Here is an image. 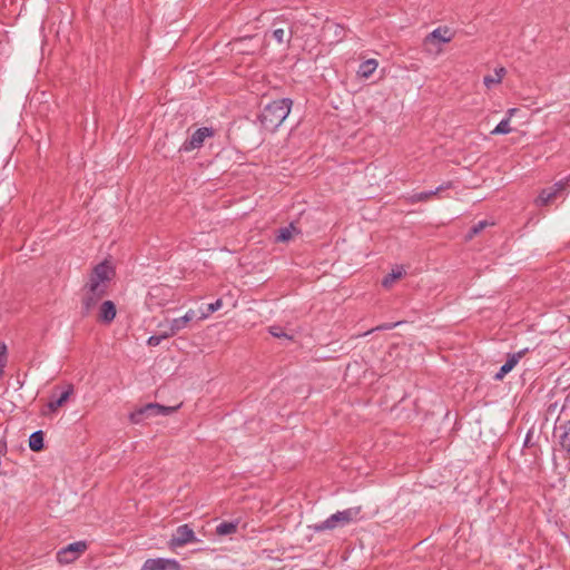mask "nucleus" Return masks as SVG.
Here are the masks:
<instances>
[{
    "mask_svg": "<svg viewBox=\"0 0 570 570\" xmlns=\"http://www.w3.org/2000/svg\"><path fill=\"white\" fill-rule=\"evenodd\" d=\"M292 104L291 99L283 98L266 105L259 116L263 128L268 131L276 130L289 115Z\"/></svg>",
    "mask_w": 570,
    "mask_h": 570,
    "instance_id": "obj_1",
    "label": "nucleus"
},
{
    "mask_svg": "<svg viewBox=\"0 0 570 570\" xmlns=\"http://www.w3.org/2000/svg\"><path fill=\"white\" fill-rule=\"evenodd\" d=\"M114 268L108 262L96 265L89 276L83 291L105 296L109 282L114 276Z\"/></svg>",
    "mask_w": 570,
    "mask_h": 570,
    "instance_id": "obj_2",
    "label": "nucleus"
},
{
    "mask_svg": "<svg viewBox=\"0 0 570 570\" xmlns=\"http://www.w3.org/2000/svg\"><path fill=\"white\" fill-rule=\"evenodd\" d=\"M360 508H350L330 515L325 521L314 524L312 528L316 532L332 530L338 527H344L352 521L356 520L360 514Z\"/></svg>",
    "mask_w": 570,
    "mask_h": 570,
    "instance_id": "obj_3",
    "label": "nucleus"
},
{
    "mask_svg": "<svg viewBox=\"0 0 570 570\" xmlns=\"http://www.w3.org/2000/svg\"><path fill=\"white\" fill-rule=\"evenodd\" d=\"M179 406H164L158 403H148L130 414V421L135 424L141 423L145 419L155 416H167L173 414Z\"/></svg>",
    "mask_w": 570,
    "mask_h": 570,
    "instance_id": "obj_4",
    "label": "nucleus"
},
{
    "mask_svg": "<svg viewBox=\"0 0 570 570\" xmlns=\"http://www.w3.org/2000/svg\"><path fill=\"white\" fill-rule=\"evenodd\" d=\"M568 186H570V175L564 179L557 181L553 186L542 189L534 200L535 205L540 207L547 206L553 202L558 195L564 191Z\"/></svg>",
    "mask_w": 570,
    "mask_h": 570,
    "instance_id": "obj_5",
    "label": "nucleus"
},
{
    "mask_svg": "<svg viewBox=\"0 0 570 570\" xmlns=\"http://www.w3.org/2000/svg\"><path fill=\"white\" fill-rule=\"evenodd\" d=\"M214 136V130L208 127H202L197 129L189 139H186L180 146L179 150L189 153L194 149H198L204 145L206 138Z\"/></svg>",
    "mask_w": 570,
    "mask_h": 570,
    "instance_id": "obj_6",
    "label": "nucleus"
},
{
    "mask_svg": "<svg viewBox=\"0 0 570 570\" xmlns=\"http://www.w3.org/2000/svg\"><path fill=\"white\" fill-rule=\"evenodd\" d=\"M195 542H198V540L195 537L194 530L188 524H183L175 530L169 540V546L170 548H178Z\"/></svg>",
    "mask_w": 570,
    "mask_h": 570,
    "instance_id": "obj_7",
    "label": "nucleus"
},
{
    "mask_svg": "<svg viewBox=\"0 0 570 570\" xmlns=\"http://www.w3.org/2000/svg\"><path fill=\"white\" fill-rule=\"evenodd\" d=\"M87 546L82 541L73 542L61 549L57 553V560L61 564H68L75 561L86 550Z\"/></svg>",
    "mask_w": 570,
    "mask_h": 570,
    "instance_id": "obj_8",
    "label": "nucleus"
},
{
    "mask_svg": "<svg viewBox=\"0 0 570 570\" xmlns=\"http://www.w3.org/2000/svg\"><path fill=\"white\" fill-rule=\"evenodd\" d=\"M141 570H183L180 563L175 559H147Z\"/></svg>",
    "mask_w": 570,
    "mask_h": 570,
    "instance_id": "obj_9",
    "label": "nucleus"
},
{
    "mask_svg": "<svg viewBox=\"0 0 570 570\" xmlns=\"http://www.w3.org/2000/svg\"><path fill=\"white\" fill-rule=\"evenodd\" d=\"M344 37L345 29L343 26L333 21H326L323 26V38L330 43H337L342 41Z\"/></svg>",
    "mask_w": 570,
    "mask_h": 570,
    "instance_id": "obj_10",
    "label": "nucleus"
},
{
    "mask_svg": "<svg viewBox=\"0 0 570 570\" xmlns=\"http://www.w3.org/2000/svg\"><path fill=\"white\" fill-rule=\"evenodd\" d=\"M523 355L524 351H519L517 353L508 355L505 363L500 367L499 372L494 375V380H503V377L515 367V365L519 363Z\"/></svg>",
    "mask_w": 570,
    "mask_h": 570,
    "instance_id": "obj_11",
    "label": "nucleus"
},
{
    "mask_svg": "<svg viewBox=\"0 0 570 570\" xmlns=\"http://www.w3.org/2000/svg\"><path fill=\"white\" fill-rule=\"evenodd\" d=\"M116 305L111 301H105L99 307L98 321L102 323H111L116 317Z\"/></svg>",
    "mask_w": 570,
    "mask_h": 570,
    "instance_id": "obj_12",
    "label": "nucleus"
},
{
    "mask_svg": "<svg viewBox=\"0 0 570 570\" xmlns=\"http://www.w3.org/2000/svg\"><path fill=\"white\" fill-rule=\"evenodd\" d=\"M102 297L104 296H101V295L92 294L88 291H83V295H82V299H81L82 315L88 316L91 313V311L97 306L98 302Z\"/></svg>",
    "mask_w": 570,
    "mask_h": 570,
    "instance_id": "obj_13",
    "label": "nucleus"
},
{
    "mask_svg": "<svg viewBox=\"0 0 570 570\" xmlns=\"http://www.w3.org/2000/svg\"><path fill=\"white\" fill-rule=\"evenodd\" d=\"M556 435L561 448L570 454V421L559 425Z\"/></svg>",
    "mask_w": 570,
    "mask_h": 570,
    "instance_id": "obj_14",
    "label": "nucleus"
},
{
    "mask_svg": "<svg viewBox=\"0 0 570 570\" xmlns=\"http://www.w3.org/2000/svg\"><path fill=\"white\" fill-rule=\"evenodd\" d=\"M451 187V183L446 184V185H441L439 186L438 188H435L434 190H430V191H422V193H417V194H414L410 197V202L411 203H420V202H426L429 200L432 196L434 195H438L440 191L446 189V188H450Z\"/></svg>",
    "mask_w": 570,
    "mask_h": 570,
    "instance_id": "obj_15",
    "label": "nucleus"
},
{
    "mask_svg": "<svg viewBox=\"0 0 570 570\" xmlns=\"http://www.w3.org/2000/svg\"><path fill=\"white\" fill-rule=\"evenodd\" d=\"M452 39V33L448 28H436L433 30L428 37L426 41H439V42H450Z\"/></svg>",
    "mask_w": 570,
    "mask_h": 570,
    "instance_id": "obj_16",
    "label": "nucleus"
},
{
    "mask_svg": "<svg viewBox=\"0 0 570 570\" xmlns=\"http://www.w3.org/2000/svg\"><path fill=\"white\" fill-rule=\"evenodd\" d=\"M72 392L73 387L72 385H69L68 389L65 392H62L58 399L49 401L47 405L48 410L50 412H56L60 406H62L68 401Z\"/></svg>",
    "mask_w": 570,
    "mask_h": 570,
    "instance_id": "obj_17",
    "label": "nucleus"
},
{
    "mask_svg": "<svg viewBox=\"0 0 570 570\" xmlns=\"http://www.w3.org/2000/svg\"><path fill=\"white\" fill-rule=\"evenodd\" d=\"M505 75V69L503 67L494 70V75H488L483 78V83L488 89L499 85Z\"/></svg>",
    "mask_w": 570,
    "mask_h": 570,
    "instance_id": "obj_18",
    "label": "nucleus"
},
{
    "mask_svg": "<svg viewBox=\"0 0 570 570\" xmlns=\"http://www.w3.org/2000/svg\"><path fill=\"white\" fill-rule=\"evenodd\" d=\"M239 521L222 522L216 527V533L220 537L234 534L237 531Z\"/></svg>",
    "mask_w": 570,
    "mask_h": 570,
    "instance_id": "obj_19",
    "label": "nucleus"
},
{
    "mask_svg": "<svg viewBox=\"0 0 570 570\" xmlns=\"http://www.w3.org/2000/svg\"><path fill=\"white\" fill-rule=\"evenodd\" d=\"M377 66L379 63L375 59H368L360 65L357 73L363 78H368L376 70Z\"/></svg>",
    "mask_w": 570,
    "mask_h": 570,
    "instance_id": "obj_20",
    "label": "nucleus"
},
{
    "mask_svg": "<svg viewBox=\"0 0 570 570\" xmlns=\"http://www.w3.org/2000/svg\"><path fill=\"white\" fill-rule=\"evenodd\" d=\"M404 273L405 272H404L403 267L396 266L395 268L392 269V272L390 274H387L383 278L382 285L386 288L391 287L397 279L402 278Z\"/></svg>",
    "mask_w": 570,
    "mask_h": 570,
    "instance_id": "obj_21",
    "label": "nucleus"
},
{
    "mask_svg": "<svg viewBox=\"0 0 570 570\" xmlns=\"http://www.w3.org/2000/svg\"><path fill=\"white\" fill-rule=\"evenodd\" d=\"M29 448L35 452H38L43 449V432L42 431H36L30 435Z\"/></svg>",
    "mask_w": 570,
    "mask_h": 570,
    "instance_id": "obj_22",
    "label": "nucleus"
},
{
    "mask_svg": "<svg viewBox=\"0 0 570 570\" xmlns=\"http://www.w3.org/2000/svg\"><path fill=\"white\" fill-rule=\"evenodd\" d=\"M294 32V27L291 28L289 32H286L283 28H276L272 36L278 43H288Z\"/></svg>",
    "mask_w": 570,
    "mask_h": 570,
    "instance_id": "obj_23",
    "label": "nucleus"
},
{
    "mask_svg": "<svg viewBox=\"0 0 570 570\" xmlns=\"http://www.w3.org/2000/svg\"><path fill=\"white\" fill-rule=\"evenodd\" d=\"M187 324L185 323L183 317L174 318L169 323L168 331H166L169 337L176 335L181 330L186 328Z\"/></svg>",
    "mask_w": 570,
    "mask_h": 570,
    "instance_id": "obj_24",
    "label": "nucleus"
},
{
    "mask_svg": "<svg viewBox=\"0 0 570 570\" xmlns=\"http://www.w3.org/2000/svg\"><path fill=\"white\" fill-rule=\"evenodd\" d=\"M512 131L509 118L502 119L495 128L491 131V135H507Z\"/></svg>",
    "mask_w": 570,
    "mask_h": 570,
    "instance_id": "obj_25",
    "label": "nucleus"
},
{
    "mask_svg": "<svg viewBox=\"0 0 570 570\" xmlns=\"http://www.w3.org/2000/svg\"><path fill=\"white\" fill-rule=\"evenodd\" d=\"M294 232H296V228L291 224L287 227L281 228L276 238L279 242H287L292 239Z\"/></svg>",
    "mask_w": 570,
    "mask_h": 570,
    "instance_id": "obj_26",
    "label": "nucleus"
},
{
    "mask_svg": "<svg viewBox=\"0 0 570 570\" xmlns=\"http://www.w3.org/2000/svg\"><path fill=\"white\" fill-rule=\"evenodd\" d=\"M222 306H223L222 299H217L216 302L208 304L206 306V314H200L198 320H200V321L206 320L210 314H213L216 311H218L219 308H222Z\"/></svg>",
    "mask_w": 570,
    "mask_h": 570,
    "instance_id": "obj_27",
    "label": "nucleus"
},
{
    "mask_svg": "<svg viewBox=\"0 0 570 570\" xmlns=\"http://www.w3.org/2000/svg\"><path fill=\"white\" fill-rule=\"evenodd\" d=\"M169 336L167 335L166 332H164L163 334L160 335H153L150 336L148 340H147V344L149 346H158L163 340L165 338H168Z\"/></svg>",
    "mask_w": 570,
    "mask_h": 570,
    "instance_id": "obj_28",
    "label": "nucleus"
},
{
    "mask_svg": "<svg viewBox=\"0 0 570 570\" xmlns=\"http://www.w3.org/2000/svg\"><path fill=\"white\" fill-rule=\"evenodd\" d=\"M488 222L487 220H481L479 222L478 224H475L470 233H469V238H472L473 236H475L476 234H479L481 230H483L487 226H488Z\"/></svg>",
    "mask_w": 570,
    "mask_h": 570,
    "instance_id": "obj_29",
    "label": "nucleus"
},
{
    "mask_svg": "<svg viewBox=\"0 0 570 570\" xmlns=\"http://www.w3.org/2000/svg\"><path fill=\"white\" fill-rule=\"evenodd\" d=\"M269 333L274 336V337H285V338H291V336H288L282 327L279 326H271L269 327Z\"/></svg>",
    "mask_w": 570,
    "mask_h": 570,
    "instance_id": "obj_30",
    "label": "nucleus"
},
{
    "mask_svg": "<svg viewBox=\"0 0 570 570\" xmlns=\"http://www.w3.org/2000/svg\"><path fill=\"white\" fill-rule=\"evenodd\" d=\"M186 324L193 321L196 317V312L194 309H189L186 312L184 316H181Z\"/></svg>",
    "mask_w": 570,
    "mask_h": 570,
    "instance_id": "obj_31",
    "label": "nucleus"
},
{
    "mask_svg": "<svg viewBox=\"0 0 570 570\" xmlns=\"http://www.w3.org/2000/svg\"><path fill=\"white\" fill-rule=\"evenodd\" d=\"M518 109L517 108H510L508 109L507 111V117L505 118H509V120H511V118L517 114Z\"/></svg>",
    "mask_w": 570,
    "mask_h": 570,
    "instance_id": "obj_32",
    "label": "nucleus"
},
{
    "mask_svg": "<svg viewBox=\"0 0 570 570\" xmlns=\"http://www.w3.org/2000/svg\"><path fill=\"white\" fill-rule=\"evenodd\" d=\"M396 324H393V325H384V326H381L380 328H384V330H391L392 327H394Z\"/></svg>",
    "mask_w": 570,
    "mask_h": 570,
    "instance_id": "obj_33",
    "label": "nucleus"
},
{
    "mask_svg": "<svg viewBox=\"0 0 570 570\" xmlns=\"http://www.w3.org/2000/svg\"><path fill=\"white\" fill-rule=\"evenodd\" d=\"M200 314H206V309H200Z\"/></svg>",
    "mask_w": 570,
    "mask_h": 570,
    "instance_id": "obj_34",
    "label": "nucleus"
}]
</instances>
